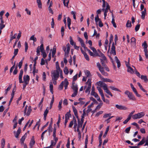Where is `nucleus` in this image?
I'll use <instances>...</instances> for the list:
<instances>
[{"label": "nucleus", "instance_id": "1", "mask_svg": "<svg viewBox=\"0 0 148 148\" xmlns=\"http://www.w3.org/2000/svg\"><path fill=\"white\" fill-rule=\"evenodd\" d=\"M23 73V70L21 69L20 70V73L19 74L18 79L20 83H26V84H29V77L28 75H25L23 77V81L22 80V77Z\"/></svg>", "mask_w": 148, "mask_h": 148}, {"label": "nucleus", "instance_id": "2", "mask_svg": "<svg viewBox=\"0 0 148 148\" xmlns=\"http://www.w3.org/2000/svg\"><path fill=\"white\" fill-rule=\"evenodd\" d=\"M97 84L101 87H102L105 92L107 94L112 97L113 95L109 90L108 89L107 85L101 81L97 82Z\"/></svg>", "mask_w": 148, "mask_h": 148}, {"label": "nucleus", "instance_id": "3", "mask_svg": "<svg viewBox=\"0 0 148 148\" xmlns=\"http://www.w3.org/2000/svg\"><path fill=\"white\" fill-rule=\"evenodd\" d=\"M86 85L84 86V88H86L85 92L86 93H89L91 86V79H88L86 83Z\"/></svg>", "mask_w": 148, "mask_h": 148}, {"label": "nucleus", "instance_id": "4", "mask_svg": "<svg viewBox=\"0 0 148 148\" xmlns=\"http://www.w3.org/2000/svg\"><path fill=\"white\" fill-rule=\"evenodd\" d=\"M125 94L127 96L129 99L134 101L136 100V98L132 93L129 90H126L124 92Z\"/></svg>", "mask_w": 148, "mask_h": 148}, {"label": "nucleus", "instance_id": "5", "mask_svg": "<svg viewBox=\"0 0 148 148\" xmlns=\"http://www.w3.org/2000/svg\"><path fill=\"white\" fill-rule=\"evenodd\" d=\"M59 71L54 70L51 72V77L52 79H58L59 77Z\"/></svg>", "mask_w": 148, "mask_h": 148}, {"label": "nucleus", "instance_id": "6", "mask_svg": "<svg viewBox=\"0 0 148 148\" xmlns=\"http://www.w3.org/2000/svg\"><path fill=\"white\" fill-rule=\"evenodd\" d=\"M145 115V113L143 112H141L133 115L132 118L134 119H140L143 117Z\"/></svg>", "mask_w": 148, "mask_h": 148}, {"label": "nucleus", "instance_id": "7", "mask_svg": "<svg viewBox=\"0 0 148 148\" xmlns=\"http://www.w3.org/2000/svg\"><path fill=\"white\" fill-rule=\"evenodd\" d=\"M70 45L69 43H68L66 46H64L63 47V49L64 51L65 55H68L69 52L70 50Z\"/></svg>", "mask_w": 148, "mask_h": 148}, {"label": "nucleus", "instance_id": "8", "mask_svg": "<svg viewBox=\"0 0 148 148\" xmlns=\"http://www.w3.org/2000/svg\"><path fill=\"white\" fill-rule=\"evenodd\" d=\"M40 50L42 55V57L45 58L46 57L47 55L44 49L43 43L41 44L40 46Z\"/></svg>", "mask_w": 148, "mask_h": 148}, {"label": "nucleus", "instance_id": "9", "mask_svg": "<svg viewBox=\"0 0 148 148\" xmlns=\"http://www.w3.org/2000/svg\"><path fill=\"white\" fill-rule=\"evenodd\" d=\"M110 53L111 54H112L114 56L116 55L115 48L114 42L112 43Z\"/></svg>", "mask_w": 148, "mask_h": 148}, {"label": "nucleus", "instance_id": "10", "mask_svg": "<svg viewBox=\"0 0 148 148\" xmlns=\"http://www.w3.org/2000/svg\"><path fill=\"white\" fill-rule=\"evenodd\" d=\"M115 107L118 109L120 110H125L128 109V108L125 106L122 105H120L118 104L116 105Z\"/></svg>", "mask_w": 148, "mask_h": 148}, {"label": "nucleus", "instance_id": "11", "mask_svg": "<svg viewBox=\"0 0 148 148\" xmlns=\"http://www.w3.org/2000/svg\"><path fill=\"white\" fill-rule=\"evenodd\" d=\"M98 56L101 58V59L105 61H107V58L100 51H99V54L98 55Z\"/></svg>", "mask_w": 148, "mask_h": 148}, {"label": "nucleus", "instance_id": "12", "mask_svg": "<svg viewBox=\"0 0 148 148\" xmlns=\"http://www.w3.org/2000/svg\"><path fill=\"white\" fill-rule=\"evenodd\" d=\"M77 39L78 41L80 42L82 47L85 48L86 47V45L83 40L79 37H77Z\"/></svg>", "mask_w": 148, "mask_h": 148}, {"label": "nucleus", "instance_id": "13", "mask_svg": "<svg viewBox=\"0 0 148 148\" xmlns=\"http://www.w3.org/2000/svg\"><path fill=\"white\" fill-rule=\"evenodd\" d=\"M35 141L34 139V136L32 137V138L30 142L29 143V145L30 147V148H32L33 147L34 145L35 144Z\"/></svg>", "mask_w": 148, "mask_h": 148}, {"label": "nucleus", "instance_id": "14", "mask_svg": "<svg viewBox=\"0 0 148 148\" xmlns=\"http://www.w3.org/2000/svg\"><path fill=\"white\" fill-rule=\"evenodd\" d=\"M72 108L75 115L77 118H78V113L77 110L73 106H72Z\"/></svg>", "mask_w": 148, "mask_h": 148}, {"label": "nucleus", "instance_id": "15", "mask_svg": "<svg viewBox=\"0 0 148 148\" xmlns=\"http://www.w3.org/2000/svg\"><path fill=\"white\" fill-rule=\"evenodd\" d=\"M136 40L135 38L132 37L131 40V44L133 46H135L136 45Z\"/></svg>", "mask_w": 148, "mask_h": 148}, {"label": "nucleus", "instance_id": "16", "mask_svg": "<svg viewBox=\"0 0 148 148\" xmlns=\"http://www.w3.org/2000/svg\"><path fill=\"white\" fill-rule=\"evenodd\" d=\"M146 14V9L145 8L144 10L141 12V18L142 19H145V15Z\"/></svg>", "mask_w": 148, "mask_h": 148}, {"label": "nucleus", "instance_id": "17", "mask_svg": "<svg viewBox=\"0 0 148 148\" xmlns=\"http://www.w3.org/2000/svg\"><path fill=\"white\" fill-rule=\"evenodd\" d=\"M91 95L94 96L97 99V100L98 101L100 102L101 101L98 95L96 92H95Z\"/></svg>", "mask_w": 148, "mask_h": 148}, {"label": "nucleus", "instance_id": "18", "mask_svg": "<svg viewBox=\"0 0 148 148\" xmlns=\"http://www.w3.org/2000/svg\"><path fill=\"white\" fill-rule=\"evenodd\" d=\"M72 88L74 91H78L77 85V84H75L74 83H73Z\"/></svg>", "mask_w": 148, "mask_h": 148}, {"label": "nucleus", "instance_id": "19", "mask_svg": "<svg viewBox=\"0 0 148 148\" xmlns=\"http://www.w3.org/2000/svg\"><path fill=\"white\" fill-rule=\"evenodd\" d=\"M69 84V83L67 79H65L64 80V85L65 90L67 89L68 86Z\"/></svg>", "mask_w": 148, "mask_h": 148}, {"label": "nucleus", "instance_id": "20", "mask_svg": "<svg viewBox=\"0 0 148 148\" xmlns=\"http://www.w3.org/2000/svg\"><path fill=\"white\" fill-rule=\"evenodd\" d=\"M76 120V119L75 117L74 116L73 117V120L72 121H71L70 123H69V127H70V128H71L72 127L73 125V124H74V120Z\"/></svg>", "mask_w": 148, "mask_h": 148}, {"label": "nucleus", "instance_id": "21", "mask_svg": "<svg viewBox=\"0 0 148 148\" xmlns=\"http://www.w3.org/2000/svg\"><path fill=\"white\" fill-rule=\"evenodd\" d=\"M76 120V119L75 117L74 116L73 117V120L72 121H71L70 123H69V127H70V128H71L72 127L73 125V124H74V120Z\"/></svg>", "mask_w": 148, "mask_h": 148}, {"label": "nucleus", "instance_id": "22", "mask_svg": "<svg viewBox=\"0 0 148 148\" xmlns=\"http://www.w3.org/2000/svg\"><path fill=\"white\" fill-rule=\"evenodd\" d=\"M110 9V7L109 4L107 3L106 4V9H104L103 8L102 9V10L104 12H106V13H107L108 11V10Z\"/></svg>", "mask_w": 148, "mask_h": 148}, {"label": "nucleus", "instance_id": "23", "mask_svg": "<svg viewBox=\"0 0 148 148\" xmlns=\"http://www.w3.org/2000/svg\"><path fill=\"white\" fill-rule=\"evenodd\" d=\"M115 59L116 62L117 63V67L119 68L121 66L120 61L116 56H115Z\"/></svg>", "mask_w": 148, "mask_h": 148}, {"label": "nucleus", "instance_id": "24", "mask_svg": "<svg viewBox=\"0 0 148 148\" xmlns=\"http://www.w3.org/2000/svg\"><path fill=\"white\" fill-rule=\"evenodd\" d=\"M21 132V129L20 128H19L18 129V130H17L16 133L15 134V136L16 138H18V136L20 133Z\"/></svg>", "mask_w": 148, "mask_h": 148}, {"label": "nucleus", "instance_id": "25", "mask_svg": "<svg viewBox=\"0 0 148 148\" xmlns=\"http://www.w3.org/2000/svg\"><path fill=\"white\" fill-rule=\"evenodd\" d=\"M140 77L141 79L144 80L145 82H148V79L146 75H142Z\"/></svg>", "mask_w": 148, "mask_h": 148}, {"label": "nucleus", "instance_id": "26", "mask_svg": "<svg viewBox=\"0 0 148 148\" xmlns=\"http://www.w3.org/2000/svg\"><path fill=\"white\" fill-rule=\"evenodd\" d=\"M67 21L68 27L69 28V29H71V28L70 27V26L71 24V19L69 17H67Z\"/></svg>", "mask_w": 148, "mask_h": 148}, {"label": "nucleus", "instance_id": "27", "mask_svg": "<svg viewBox=\"0 0 148 148\" xmlns=\"http://www.w3.org/2000/svg\"><path fill=\"white\" fill-rule=\"evenodd\" d=\"M145 142V137L143 138L142 140L137 145L140 146L143 144Z\"/></svg>", "mask_w": 148, "mask_h": 148}, {"label": "nucleus", "instance_id": "28", "mask_svg": "<svg viewBox=\"0 0 148 148\" xmlns=\"http://www.w3.org/2000/svg\"><path fill=\"white\" fill-rule=\"evenodd\" d=\"M5 144V140L4 138H2L1 141V145L2 148H4Z\"/></svg>", "mask_w": 148, "mask_h": 148}, {"label": "nucleus", "instance_id": "29", "mask_svg": "<svg viewBox=\"0 0 148 148\" xmlns=\"http://www.w3.org/2000/svg\"><path fill=\"white\" fill-rule=\"evenodd\" d=\"M127 72L131 74H133L134 73L133 69L131 66L127 68Z\"/></svg>", "mask_w": 148, "mask_h": 148}, {"label": "nucleus", "instance_id": "30", "mask_svg": "<svg viewBox=\"0 0 148 148\" xmlns=\"http://www.w3.org/2000/svg\"><path fill=\"white\" fill-rule=\"evenodd\" d=\"M79 123H78L77 129H76V131H77L78 133L81 132L79 130V128H81L82 126V125L80 124Z\"/></svg>", "mask_w": 148, "mask_h": 148}, {"label": "nucleus", "instance_id": "31", "mask_svg": "<svg viewBox=\"0 0 148 148\" xmlns=\"http://www.w3.org/2000/svg\"><path fill=\"white\" fill-rule=\"evenodd\" d=\"M133 91L135 93L136 95L138 97H140L141 95H140L138 94V93L137 91L136 90V89L135 88H133V89H132Z\"/></svg>", "mask_w": 148, "mask_h": 148}, {"label": "nucleus", "instance_id": "32", "mask_svg": "<svg viewBox=\"0 0 148 148\" xmlns=\"http://www.w3.org/2000/svg\"><path fill=\"white\" fill-rule=\"evenodd\" d=\"M49 85H50L49 88H50V92L52 94H53V86L52 82H51L50 83Z\"/></svg>", "mask_w": 148, "mask_h": 148}, {"label": "nucleus", "instance_id": "33", "mask_svg": "<svg viewBox=\"0 0 148 148\" xmlns=\"http://www.w3.org/2000/svg\"><path fill=\"white\" fill-rule=\"evenodd\" d=\"M32 110L31 109V106H29L28 107V109L27 110V113H26V114L27 116H29L30 114V113Z\"/></svg>", "mask_w": 148, "mask_h": 148}, {"label": "nucleus", "instance_id": "34", "mask_svg": "<svg viewBox=\"0 0 148 148\" xmlns=\"http://www.w3.org/2000/svg\"><path fill=\"white\" fill-rule=\"evenodd\" d=\"M64 5L67 7H68V4L69 2V0H63Z\"/></svg>", "mask_w": 148, "mask_h": 148}, {"label": "nucleus", "instance_id": "35", "mask_svg": "<svg viewBox=\"0 0 148 148\" xmlns=\"http://www.w3.org/2000/svg\"><path fill=\"white\" fill-rule=\"evenodd\" d=\"M27 136V134L26 133H25L24 136H23L21 139V143H23L24 142L25 139V138Z\"/></svg>", "mask_w": 148, "mask_h": 148}, {"label": "nucleus", "instance_id": "36", "mask_svg": "<svg viewBox=\"0 0 148 148\" xmlns=\"http://www.w3.org/2000/svg\"><path fill=\"white\" fill-rule=\"evenodd\" d=\"M62 100L61 99L59 101L58 106L59 110H61L62 108Z\"/></svg>", "mask_w": 148, "mask_h": 148}, {"label": "nucleus", "instance_id": "37", "mask_svg": "<svg viewBox=\"0 0 148 148\" xmlns=\"http://www.w3.org/2000/svg\"><path fill=\"white\" fill-rule=\"evenodd\" d=\"M77 119L78 123H79L80 124L82 125V124L84 123V118H81V121H80V119H79V116H78V118H77Z\"/></svg>", "mask_w": 148, "mask_h": 148}, {"label": "nucleus", "instance_id": "38", "mask_svg": "<svg viewBox=\"0 0 148 148\" xmlns=\"http://www.w3.org/2000/svg\"><path fill=\"white\" fill-rule=\"evenodd\" d=\"M36 2L37 3L38 7L40 8H42V3L40 0H37Z\"/></svg>", "mask_w": 148, "mask_h": 148}, {"label": "nucleus", "instance_id": "39", "mask_svg": "<svg viewBox=\"0 0 148 148\" xmlns=\"http://www.w3.org/2000/svg\"><path fill=\"white\" fill-rule=\"evenodd\" d=\"M64 85V81L62 82L61 83L60 85L59 86L58 89L59 90H62L63 87V86Z\"/></svg>", "mask_w": 148, "mask_h": 148}, {"label": "nucleus", "instance_id": "40", "mask_svg": "<svg viewBox=\"0 0 148 148\" xmlns=\"http://www.w3.org/2000/svg\"><path fill=\"white\" fill-rule=\"evenodd\" d=\"M54 95H53L52 96V100H51V102L50 103V108H49L50 109H51L52 108V105L54 102Z\"/></svg>", "mask_w": 148, "mask_h": 148}, {"label": "nucleus", "instance_id": "41", "mask_svg": "<svg viewBox=\"0 0 148 148\" xmlns=\"http://www.w3.org/2000/svg\"><path fill=\"white\" fill-rule=\"evenodd\" d=\"M132 66L134 68L135 73L136 74V75L139 77H140V75L137 69L135 68V67L134 66Z\"/></svg>", "mask_w": 148, "mask_h": 148}, {"label": "nucleus", "instance_id": "42", "mask_svg": "<svg viewBox=\"0 0 148 148\" xmlns=\"http://www.w3.org/2000/svg\"><path fill=\"white\" fill-rule=\"evenodd\" d=\"M110 88L112 90H114V91H118L119 92H121V91L118 89V88H115L114 86H111L110 87Z\"/></svg>", "mask_w": 148, "mask_h": 148}, {"label": "nucleus", "instance_id": "43", "mask_svg": "<svg viewBox=\"0 0 148 148\" xmlns=\"http://www.w3.org/2000/svg\"><path fill=\"white\" fill-rule=\"evenodd\" d=\"M109 126H108L107 127L106 129L105 132L104 134V135H103V137L105 138L106 137V136L107 134V133L109 131Z\"/></svg>", "mask_w": 148, "mask_h": 148}, {"label": "nucleus", "instance_id": "44", "mask_svg": "<svg viewBox=\"0 0 148 148\" xmlns=\"http://www.w3.org/2000/svg\"><path fill=\"white\" fill-rule=\"evenodd\" d=\"M74 124L73 128L74 129V131L75 132H76V128L77 126V120H74Z\"/></svg>", "mask_w": 148, "mask_h": 148}, {"label": "nucleus", "instance_id": "45", "mask_svg": "<svg viewBox=\"0 0 148 148\" xmlns=\"http://www.w3.org/2000/svg\"><path fill=\"white\" fill-rule=\"evenodd\" d=\"M127 27H130L132 26L131 23L130 21H128L126 24Z\"/></svg>", "mask_w": 148, "mask_h": 148}, {"label": "nucleus", "instance_id": "46", "mask_svg": "<svg viewBox=\"0 0 148 148\" xmlns=\"http://www.w3.org/2000/svg\"><path fill=\"white\" fill-rule=\"evenodd\" d=\"M64 73L66 75H68L69 72L68 71V69L67 68L66 66H65L64 70Z\"/></svg>", "mask_w": 148, "mask_h": 148}, {"label": "nucleus", "instance_id": "47", "mask_svg": "<svg viewBox=\"0 0 148 148\" xmlns=\"http://www.w3.org/2000/svg\"><path fill=\"white\" fill-rule=\"evenodd\" d=\"M95 21L97 24V23L98 22H99V21H101L99 18L98 15H97V16L95 17Z\"/></svg>", "mask_w": 148, "mask_h": 148}, {"label": "nucleus", "instance_id": "48", "mask_svg": "<svg viewBox=\"0 0 148 148\" xmlns=\"http://www.w3.org/2000/svg\"><path fill=\"white\" fill-rule=\"evenodd\" d=\"M56 70L60 71L61 69L60 68L58 62H56Z\"/></svg>", "mask_w": 148, "mask_h": 148}, {"label": "nucleus", "instance_id": "49", "mask_svg": "<svg viewBox=\"0 0 148 148\" xmlns=\"http://www.w3.org/2000/svg\"><path fill=\"white\" fill-rule=\"evenodd\" d=\"M30 40H33L34 42L36 41V38L34 37V35H33L30 37Z\"/></svg>", "mask_w": 148, "mask_h": 148}, {"label": "nucleus", "instance_id": "50", "mask_svg": "<svg viewBox=\"0 0 148 148\" xmlns=\"http://www.w3.org/2000/svg\"><path fill=\"white\" fill-rule=\"evenodd\" d=\"M84 73L87 77L89 76L90 75V71L87 70H85L84 71Z\"/></svg>", "mask_w": 148, "mask_h": 148}, {"label": "nucleus", "instance_id": "51", "mask_svg": "<svg viewBox=\"0 0 148 148\" xmlns=\"http://www.w3.org/2000/svg\"><path fill=\"white\" fill-rule=\"evenodd\" d=\"M97 89L98 90L100 95H101L102 94H103V90L100 87L97 86Z\"/></svg>", "mask_w": 148, "mask_h": 148}, {"label": "nucleus", "instance_id": "52", "mask_svg": "<svg viewBox=\"0 0 148 148\" xmlns=\"http://www.w3.org/2000/svg\"><path fill=\"white\" fill-rule=\"evenodd\" d=\"M103 80L104 82H113V81L110 80V79H107V78H103Z\"/></svg>", "mask_w": 148, "mask_h": 148}, {"label": "nucleus", "instance_id": "53", "mask_svg": "<svg viewBox=\"0 0 148 148\" xmlns=\"http://www.w3.org/2000/svg\"><path fill=\"white\" fill-rule=\"evenodd\" d=\"M40 46H38L37 48V50H36V52H37V55L38 56H39L40 55Z\"/></svg>", "mask_w": 148, "mask_h": 148}, {"label": "nucleus", "instance_id": "54", "mask_svg": "<svg viewBox=\"0 0 148 148\" xmlns=\"http://www.w3.org/2000/svg\"><path fill=\"white\" fill-rule=\"evenodd\" d=\"M142 46L143 47L144 49L147 48L148 46L146 41H145L142 44Z\"/></svg>", "mask_w": 148, "mask_h": 148}, {"label": "nucleus", "instance_id": "55", "mask_svg": "<svg viewBox=\"0 0 148 148\" xmlns=\"http://www.w3.org/2000/svg\"><path fill=\"white\" fill-rule=\"evenodd\" d=\"M111 113L105 114L104 115L103 117L105 119L108 118L109 116H111Z\"/></svg>", "mask_w": 148, "mask_h": 148}, {"label": "nucleus", "instance_id": "56", "mask_svg": "<svg viewBox=\"0 0 148 148\" xmlns=\"http://www.w3.org/2000/svg\"><path fill=\"white\" fill-rule=\"evenodd\" d=\"M11 86H9L5 90V93L4 94L5 95H6L7 94L8 91L11 88Z\"/></svg>", "mask_w": 148, "mask_h": 148}, {"label": "nucleus", "instance_id": "57", "mask_svg": "<svg viewBox=\"0 0 148 148\" xmlns=\"http://www.w3.org/2000/svg\"><path fill=\"white\" fill-rule=\"evenodd\" d=\"M130 117L129 116H128L127 118L123 122V123L124 124H126L128 121L131 119Z\"/></svg>", "mask_w": 148, "mask_h": 148}, {"label": "nucleus", "instance_id": "58", "mask_svg": "<svg viewBox=\"0 0 148 148\" xmlns=\"http://www.w3.org/2000/svg\"><path fill=\"white\" fill-rule=\"evenodd\" d=\"M103 112V111H100L97 112L95 115V116L98 117L100 114H102Z\"/></svg>", "mask_w": 148, "mask_h": 148}, {"label": "nucleus", "instance_id": "59", "mask_svg": "<svg viewBox=\"0 0 148 148\" xmlns=\"http://www.w3.org/2000/svg\"><path fill=\"white\" fill-rule=\"evenodd\" d=\"M69 39L70 43L71 45H74V44L75 43L73 41V40L72 39V38L71 36L70 37Z\"/></svg>", "mask_w": 148, "mask_h": 148}, {"label": "nucleus", "instance_id": "60", "mask_svg": "<svg viewBox=\"0 0 148 148\" xmlns=\"http://www.w3.org/2000/svg\"><path fill=\"white\" fill-rule=\"evenodd\" d=\"M25 52L27 51V50L28 49V43L27 42H25Z\"/></svg>", "mask_w": 148, "mask_h": 148}, {"label": "nucleus", "instance_id": "61", "mask_svg": "<svg viewBox=\"0 0 148 148\" xmlns=\"http://www.w3.org/2000/svg\"><path fill=\"white\" fill-rule=\"evenodd\" d=\"M56 48H53L52 52V56L53 57L56 53Z\"/></svg>", "mask_w": 148, "mask_h": 148}, {"label": "nucleus", "instance_id": "62", "mask_svg": "<svg viewBox=\"0 0 148 148\" xmlns=\"http://www.w3.org/2000/svg\"><path fill=\"white\" fill-rule=\"evenodd\" d=\"M103 105V103H100L97 106L95 109L97 110V109L99 110L101 107Z\"/></svg>", "mask_w": 148, "mask_h": 148}, {"label": "nucleus", "instance_id": "63", "mask_svg": "<svg viewBox=\"0 0 148 148\" xmlns=\"http://www.w3.org/2000/svg\"><path fill=\"white\" fill-rule=\"evenodd\" d=\"M84 56L85 58L86 59V60L89 61V58L88 56L86 54V53H84Z\"/></svg>", "mask_w": 148, "mask_h": 148}, {"label": "nucleus", "instance_id": "64", "mask_svg": "<svg viewBox=\"0 0 148 148\" xmlns=\"http://www.w3.org/2000/svg\"><path fill=\"white\" fill-rule=\"evenodd\" d=\"M140 27V24H138L135 27V30L136 32L138 31V30L139 29Z\"/></svg>", "mask_w": 148, "mask_h": 148}]
</instances>
